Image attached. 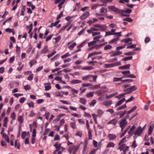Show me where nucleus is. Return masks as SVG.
<instances>
[{"label": "nucleus", "mask_w": 154, "mask_h": 154, "mask_svg": "<svg viewBox=\"0 0 154 154\" xmlns=\"http://www.w3.org/2000/svg\"><path fill=\"white\" fill-rule=\"evenodd\" d=\"M117 122L118 120L116 118H115L108 122L107 124L108 125L112 124L114 125H116Z\"/></svg>", "instance_id": "obj_10"}, {"label": "nucleus", "mask_w": 154, "mask_h": 154, "mask_svg": "<svg viewBox=\"0 0 154 154\" xmlns=\"http://www.w3.org/2000/svg\"><path fill=\"white\" fill-rule=\"evenodd\" d=\"M54 146L56 148V151H58L60 149L61 146V144H60L58 145V143L57 142L54 145Z\"/></svg>", "instance_id": "obj_21"}, {"label": "nucleus", "mask_w": 154, "mask_h": 154, "mask_svg": "<svg viewBox=\"0 0 154 154\" xmlns=\"http://www.w3.org/2000/svg\"><path fill=\"white\" fill-rule=\"evenodd\" d=\"M71 126L73 129H75L76 128V124L75 122H70V123Z\"/></svg>", "instance_id": "obj_52"}, {"label": "nucleus", "mask_w": 154, "mask_h": 154, "mask_svg": "<svg viewBox=\"0 0 154 154\" xmlns=\"http://www.w3.org/2000/svg\"><path fill=\"white\" fill-rule=\"evenodd\" d=\"M129 88L131 92L136 90L137 89V88L135 85L131 86Z\"/></svg>", "instance_id": "obj_30"}, {"label": "nucleus", "mask_w": 154, "mask_h": 154, "mask_svg": "<svg viewBox=\"0 0 154 154\" xmlns=\"http://www.w3.org/2000/svg\"><path fill=\"white\" fill-rule=\"evenodd\" d=\"M88 145V143L86 141H85V143L83 147L82 150V153H84L87 148V146Z\"/></svg>", "instance_id": "obj_31"}, {"label": "nucleus", "mask_w": 154, "mask_h": 154, "mask_svg": "<svg viewBox=\"0 0 154 154\" xmlns=\"http://www.w3.org/2000/svg\"><path fill=\"white\" fill-rule=\"evenodd\" d=\"M112 103V101L110 100L106 101L104 102L103 103V104L107 107L110 106Z\"/></svg>", "instance_id": "obj_16"}, {"label": "nucleus", "mask_w": 154, "mask_h": 154, "mask_svg": "<svg viewBox=\"0 0 154 154\" xmlns=\"http://www.w3.org/2000/svg\"><path fill=\"white\" fill-rule=\"evenodd\" d=\"M125 94H120L119 95L117 96H116V97L118 99H120L121 98L124 97H125Z\"/></svg>", "instance_id": "obj_49"}, {"label": "nucleus", "mask_w": 154, "mask_h": 154, "mask_svg": "<svg viewBox=\"0 0 154 154\" xmlns=\"http://www.w3.org/2000/svg\"><path fill=\"white\" fill-rule=\"evenodd\" d=\"M125 146V144H123V145H122L120 146H119L118 148V149H119L120 150V151H122V150H123L124 149V148H125V146Z\"/></svg>", "instance_id": "obj_41"}, {"label": "nucleus", "mask_w": 154, "mask_h": 154, "mask_svg": "<svg viewBox=\"0 0 154 154\" xmlns=\"http://www.w3.org/2000/svg\"><path fill=\"white\" fill-rule=\"evenodd\" d=\"M80 146V145L79 144L76 146H74L73 147V154H75L78 150Z\"/></svg>", "instance_id": "obj_17"}, {"label": "nucleus", "mask_w": 154, "mask_h": 154, "mask_svg": "<svg viewBox=\"0 0 154 154\" xmlns=\"http://www.w3.org/2000/svg\"><path fill=\"white\" fill-rule=\"evenodd\" d=\"M97 112L98 113V116H99V117H100L103 113V112L100 109L97 110Z\"/></svg>", "instance_id": "obj_35"}, {"label": "nucleus", "mask_w": 154, "mask_h": 154, "mask_svg": "<svg viewBox=\"0 0 154 154\" xmlns=\"http://www.w3.org/2000/svg\"><path fill=\"white\" fill-rule=\"evenodd\" d=\"M130 64H128L124 66H120L119 67V69H129L130 68Z\"/></svg>", "instance_id": "obj_13"}, {"label": "nucleus", "mask_w": 154, "mask_h": 154, "mask_svg": "<svg viewBox=\"0 0 154 154\" xmlns=\"http://www.w3.org/2000/svg\"><path fill=\"white\" fill-rule=\"evenodd\" d=\"M47 46H45L44 49H42L41 51V54H45L48 51Z\"/></svg>", "instance_id": "obj_23"}, {"label": "nucleus", "mask_w": 154, "mask_h": 154, "mask_svg": "<svg viewBox=\"0 0 154 154\" xmlns=\"http://www.w3.org/2000/svg\"><path fill=\"white\" fill-rule=\"evenodd\" d=\"M18 121L20 124H21L23 122V118L22 116H20L18 118Z\"/></svg>", "instance_id": "obj_32"}, {"label": "nucleus", "mask_w": 154, "mask_h": 154, "mask_svg": "<svg viewBox=\"0 0 154 154\" xmlns=\"http://www.w3.org/2000/svg\"><path fill=\"white\" fill-rule=\"evenodd\" d=\"M115 146V144L112 142H109L108 143L107 145V147L108 148L111 147H114Z\"/></svg>", "instance_id": "obj_34"}, {"label": "nucleus", "mask_w": 154, "mask_h": 154, "mask_svg": "<svg viewBox=\"0 0 154 154\" xmlns=\"http://www.w3.org/2000/svg\"><path fill=\"white\" fill-rule=\"evenodd\" d=\"M97 149H93L91 150L89 154H95Z\"/></svg>", "instance_id": "obj_64"}, {"label": "nucleus", "mask_w": 154, "mask_h": 154, "mask_svg": "<svg viewBox=\"0 0 154 154\" xmlns=\"http://www.w3.org/2000/svg\"><path fill=\"white\" fill-rule=\"evenodd\" d=\"M109 139L110 140H114L116 137V136L114 134H109L108 136Z\"/></svg>", "instance_id": "obj_9"}, {"label": "nucleus", "mask_w": 154, "mask_h": 154, "mask_svg": "<svg viewBox=\"0 0 154 154\" xmlns=\"http://www.w3.org/2000/svg\"><path fill=\"white\" fill-rule=\"evenodd\" d=\"M44 85H45V90L46 91H48L51 88L50 83H44Z\"/></svg>", "instance_id": "obj_14"}, {"label": "nucleus", "mask_w": 154, "mask_h": 154, "mask_svg": "<svg viewBox=\"0 0 154 154\" xmlns=\"http://www.w3.org/2000/svg\"><path fill=\"white\" fill-rule=\"evenodd\" d=\"M94 26L95 27L98 28L99 31H103L106 30L107 27L105 25H101L99 24H95L94 25Z\"/></svg>", "instance_id": "obj_3"}, {"label": "nucleus", "mask_w": 154, "mask_h": 154, "mask_svg": "<svg viewBox=\"0 0 154 154\" xmlns=\"http://www.w3.org/2000/svg\"><path fill=\"white\" fill-rule=\"evenodd\" d=\"M2 137L8 143L9 142V140L8 137L7 135L5 133H3Z\"/></svg>", "instance_id": "obj_24"}, {"label": "nucleus", "mask_w": 154, "mask_h": 154, "mask_svg": "<svg viewBox=\"0 0 154 154\" xmlns=\"http://www.w3.org/2000/svg\"><path fill=\"white\" fill-rule=\"evenodd\" d=\"M82 82V81L78 79L73 80L71 81V83L73 84H76Z\"/></svg>", "instance_id": "obj_29"}, {"label": "nucleus", "mask_w": 154, "mask_h": 154, "mask_svg": "<svg viewBox=\"0 0 154 154\" xmlns=\"http://www.w3.org/2000/svg\"><path fill=\"white\" fill-rule=\"evenodd\" d=\"M94 67L91 66H86L83 67L82 68V70H90L93 69Z\"/></svg>", "instance_id": "obj_28"}, {"label": "nucleus", "mask_w": 154, "mask_h": 154, "mask_svg": "<svg viewBox=\"0 0 154 154\" xmlns=\"http://www.w3.org/2000/svg\"><path fill=\"white\" fill-rule=\"evenodd\" d=\"M27 104L29 106L30 108H33L34 107V103L32 102H30V103H27Z\"/></svg>", "instance_id": "obj_56"}, {"label": "nucleus", "mask_w": 154, "mask_h": 154, "mask_svg": "<svg viewBox=\"0 0 154 154\" xmlns=\"http://www.w3.org/2000/svg\"><path fill=\"white\" fill-rule=\"evenodd\" d=\"M129 90V88L124 90V91L125 92V94H128L131 93V92Z\"/></svg>", "instance_id": "obj_57"}, {"label": "nucleus", "mask_w": 154, "mask_h": 154, "mask_svg": "<svg viewBox=\"0 0 154 154\" xmlns=\"http://www.w3.org/2000/svg\"><path fill=\"white\" fill-rule=\"evenodd\" d=\"M126 138L125 137L121 140V141L119 143V145H121L123 143H125L126 142Z\"/></svg>", "instance_id": "obj_45"}, {"label": "nucleus", "mask_w": 154, "mask_h": 154, "mask_svg": "<svg viewBox=\"0 0 154 154\" xmlns=\"http://www.w3.org/2000/svg\"><path fill=\"white\" fill-rule=\"evenodd\" d=\"M36 63L37 61L36 60H32L29 62V64H30V67H31L33 65Z\"/></svg>", "instance_id": "obj_37"}, {"label": "nucleus", "mask_w": 154, "mask_h": 154, "mask_svg": "<svg viewBox=\"0 0 154 154\" xmlns=\"http://www.w3.org/2000/svg\"><path fill=\"white\" fill-rule=\"evenodd\" d=\"M137 146V144L136 143V141L135 140H134L133 143L131 145V147L133 148H135Z\"/></svg>", "instance_id": "obj_60"}, {"label": "nucleus", "mask_w": 154, "mask_h": 154, "mask_svg": "<svg viewBox=\"0 0 154 154\" xmlns=\"http://www.w3.org/2000/svg\"><path fill=\"white\" fill-rule=\"evenodd\" d=\"M90 13L89 12L86 11L80 17V18L81 20H83L88 17Z\"/></svg>", "instance_id": "obj_7"}, {"label": "nucleus", "mask_w": 154, "mask_h": 154, "mask_svg": "<svg viewBox=\"0 0 154 154\" xmlns=\"http://www.w3.org/2000/svg\"><path fill=\"white\" fill-rule=\"evenodd\" d=\"M136 127L134 125H133L131 128L128 133L130 136H132L133 134V131L135 128Z\"/></svg>", "instance_id": "obj_15"}, {"label": "nucleus", "mask_w": 154, "mask_h": 154, "mask_svg": "<svg viewBox=\"0 0 154 154\" xmlns=\"http://www.w3.org/2000/svg\"><path fill=\"white\" fill-rule=\"evenodd\" d=\"M76 44L75 42H74L69 47V49L70 50H72L73 48H74V47L76 46Z\"/></svg>", "instance_id": "obj_44"}, {"label": "nucleus", "mask_w": 154, "mask_h": 154, "mask_svg": "<svg viewBox=\"0 0 154 154\" xmlns=\"http://www.w3.org/2000/svg\"><path fill=\"white\" fill-rule=\"evenodd\" d=\"M112 48V46L110 45H107L104 47V50H107L110 49Z\"/></svg>", "instance_id": "obj_38"}, {"label": "nucleus", "mask_w": 154, "mask_h": 154, "mask_svg": "<svg viewBox=\"0 0 154 154\" xmlns=\"http://www.w3.org/2000/svg\"><path fill=\"white\" fill-rule=\"evenodd\" d=\"M124 21H126L128 22H131L133 20L130 18H126L123 19Z\"/></svg>", "instance_id": "obj_55"}, {"label": "nucleus", "mask_w": 154, "mask_h": 154, "mask_svg": "<svg viewBox=\"0 0 154 154\" xmlns=\"http://www.w3.org/2000/svg\"><path fill=\"white\" fill-rule=\"evenodd\" d=\"M70 56V54H69V53H66L65 54L62 55L61 56V58L62 59L64 58L67 57H69Z\"/></svg>", "instance_id": "obj_58"}, {"label": "nucleus", "mask_w": 154, "mask_h": 154, "mask_svg": "<svg viewBox=\"0 0 154 154\" xmlns=\"http://www.w3.org/2000/svg\"><path fill=\"white\" fill-rule=\"evenodd\" d=\"M122 54V51H118L112 54L111 55L110 57H113L117 55H119Z\"/></svg>", "instance_id": "obj_22"}, {"label": "nucleus", "mask_w": 154, "mask_h": 154, "mask_svg": "<svg viewBox=\"0 0 154 154\" xmlns=\"http://www.w3.org/2000/svg\"><path fill=\"white\" fill-rule=\"evenodd\" d=\"M96 101L95 100H93L91 103H90L89 105L91 106H93L96 103Z\"/></svg>", "instance_id": "obj_39"}, {"label": "nucleus", "mask_w": 154, "mask_h": 154, "mask_svg": "<svg viewBox=\"0 0 154 154\" xmlns=\"http://www.w3.org/2000/svg\"><path fill=\"white\" fill-rule=\"evenodd\" d=\"M26 135V131L23 132L21 135V137L22 139H24Z\"/></svg>", "instance_id": "obj_53"}, {"label": "nucleus", "mask_w": 154, "mask_h": 154, "mask_svg": "<svg viewBox=\"0 0 154 154\" xmlns=\"http://www.w3.org/2000/svg\"><path fill=\"white\" fill-rule=\"evenodd\" d=\"M143 132V131L142 130L141 127L140 126L137 128L136 131L134 133V134L135 135L139 136L141 135Z\"/></svg>", "instance_id": "obj_5"}, {"label": "nucleus", "mask_w": 154, "mask_h": 154, "mask_svg": "<svg viewBox=\"0 0 154 154\" xmlns=\"http://www.w3.org/2000/svg\"><path fill=\"white\" fill-rule=\"evenodd\" d=\"M50 114V113L49 112H45V114L44 116L45 117V118L47 120L48 119V118Z\"/></svg>", "instance_id": "obj_48"}, {"label": "nucleus", "mask_w": 154, "mask_h": 154, "mask_svg": "<svg viewBox=\"0 0 154 154\" xmlns=\"http://www.w3.org/2000/svg\"><path fill=\"white\" fill-rule=\"evenodd\" d=\"M100 11L101 14L105 13L107 12V10L106 8L103 7L100 8Z\"/></svg>", "instance_id": "obj_19"}, {"label": "nucleus", "mask_w": 154, "mask_h": 154, "mask_svg": "<svg viewBox=\"0 0 154 154\" xmlns=\"http://www.w3.org/2000/svg\"><path fill=\"white\" fill-rule=\"evenodd\" d=\"M136 76L133 74H131L127 75L125 77L130 78H135Z\"/></svg>", "instance_id": "obj_61"}, {"label": "nucleus", "mask_w": 154, "mask_h": 154, "mask_svg": "<svg viewBox=\"0 0 154 154\" xmlns=\"http://www.w3.org/2000/svg\"><path fill=\"white\" fill-rule=\"evenodd\" d=\"M154 128V123L152 124L149 126V128L148 131V135H150L151 134Z\"/></svg>", "instance_id": "obj_12"}, {"label": "nucleus", "mask_w": 154, "mask_h": 154, "mask_svg": "<svg viewBox=\"0 0 154 154\" xmlns=\"http://www.w3.org/2000/svg\"><path fill=\"white\" fill-rule=\"evenodd\" d=\"M96 41H95L94 40L89 42L88 43V47H90L91 46L93 45L96 43Z\"/></svg>", "instance_id": "obj_47"}, {"label": "nucleus", "mask_w": 154, "mask_h": 154, "mask_svg": "<svg viewBox=\"0 0 154 154\" xmlns=\"http://www.w3.org/2000/svg\"><path fill=\"white\" fill-rule=\"evenodd\" d=\"M82 133L80 131H78L75 134L76 136H78L80 137H81L82 136Z\"/></svg>", "instance_id": "obj_63"}, {"label": "nucleus", "mask_w": 154, "mask_h": 154, "mask_svg": "<svg viewBox=\"0 0 154 154\" xmlns=\"http://www.w3.org/2000/svg\"><path fill=\"white\" fill-rule=\"evenodd\" d=\"M121 32H118L112 33L110 31L107 32H106V34L105 35V37L106 36L108 35H116V36H122L121 34Z\"/></svg>", "instance_id": "obj_6"}, {"label": "nucleus", "mask_w": 154, "mask_h": 154, "mask_svg": "<svg viewBox=\"0 0 154 154\" xmlns=\"http://www.w3.org/2000/svg\"><path fill=\"white\" fill-rule=\"evenodd\" d=\"M132 56H130V57H125V58H123L122 59V60L124 61H127L129 60H130L132 59Z\"/></svg>", "instance_id": "obj_43"}, {"label": "nucleus", "mask_w": 154, "mask_h": 154, "mask_svg": "<svg viewBox=\"0 0 154 154\" xmlns=\"http://www.w3.org/2000/svg\"><path fill=\"white\" fill-rule=\"evenodd\" d=\"M11 117L13 120H14L16 118V115L14 112H13L11 114Z\"/></svg>", "instance_id": "obj_51"}, {"label": "nucleus", "mask_w": 154, "mask_h": 154, "mask_svg": "<svg viewBox=\"0 0 154 154\" xmlns=\"http://www.w3.org/2000/svg\"><path fill=\"white\" fill-rule=\"evenodd\" d=\"M100 2L102 3V4H99L100 6H106V0H101Z\"/></svg>", "instance_id": "obj_27"}, {"label": "nucleus", "mask_w": 154, "mask_h": 154, "mask_svg": "<svg viewBox=\"0 0 154 154\" xmlns=\"http://www.w3.org/2000/svg\"><path fill=\"white\" fill-rule=\"evenodd\" d=\"M126 107V104L122 106H121L120 107H119L117 109V110H120L122 109H124V108H125Z\"/></svg>", "instance_id": "obj_40"}, {"label": "nucleus", "mask_w": 154, "mask_h": 154, "mask_svg": "<svg viewBox=\"0 0 154 154\" xmlns=\"http://www.w3.org/2000/svg\"><path fill=\"white\" fill-rule=\"evenodd\" d=\"M68 26V25L63 26L60 29V32H61L64 30Z\"/></svg>", "instance_id": "obj_59"}, {"label": "nucleus", "mask_w": 154, "mask_h": 154, "mask_svg": "<svg viewBox=\"0 0 154 154\" xmlns=\"http://www.w3.org/2000/svg\"><path fill=\"white\" fill-rule=\"evenodd\" d=\"M86 101V99L84 98H80L79 100V101L83 104H85Z\"/></svg>", "instance_id": "obj_26"}, {"label": "nucleus", "mask_w": 154, "mask_h": 154, "mask_svg": "<svg viewBox=\"0 0 154 154\" xmlns=\"http://www.w3.org/2000/svg\"><path fill=\"white\" fill-rule=\"evenodd\" d=\"M33 77V75L32 74H30L27 77V79L29 81H31Z\"/></svg>", "instance_id": "obj_62"}, {"label": "nucleus", "mask_w": 154, "mask_h": 154, "mask_svg": "<svg viewBox=\"0 0 154 154\" xmlns=\"http://www.w3.org/2000/svg\"><path fill=\"white\" fill-rule=\"evenodd\" d=\"M84 45H85L82 43H81L80 45H78L77 47V48L78 49V50H76V51H75L73 53V54L75 53L76 52H78L79 51H81V49H80V48H81L83 47V46H84Z\"/></svg>", "instance_id": "obj_20"}, {"label": "nucleus", "mask_w": 154, "mask_h": 154, "mask_svg": "<svg viewBox=\"0 0 154 154\" xmlns=\"http://www.w3.org/2000/svg\"><path fill=\"white\" fill-rule=\"evenodd\" d=\"M132 39L131 38H126L124 39H123L122 41V42H124L125 43H128L129 44H132V43L131 42H130V43H129V42H131L132 41Z\"/></svg>", "instance_id": "obj_11"}, {"label": "nucleus", "mask_w": 154, "mask_h": 154, "mask_svg": "<svg viewBox=\"0 0 154 154\" xmlns=\"http://www.w3.org/2000/svg\"><path fill=\"white\" fill-rule=\"evenodd\" d=\"M25 11V6H23L21 11L20 15L23 16L24 15V12Z\"/></svg>", "instance_id": "obj_36"}, {"label": "nucleus", "mask_w": 154, "mask_h": 154, "mask_svg": "<svg viewBox=\"0 0 154 154\" xmlns=\"http://www.w3.org/2000/svg\"><path fill=\"white\" fill-rule=\"evenodd\" d=\"M132 12V10L131 9H127L125 10H120V14L124 16H127L129 15H126L124 13H126L127 14H130Z\"/></svg>", "instance_id": "obj_4"}, {"label": "nucleus", "mask_w": 154, "mask_h": 154, "mask_svg": "<svg viewBox=\"0 0 154 154\" xmlns=\"http://www.w3.org/2000/svg\"><path fill=\"white\" fill-rule=\"evenodd\" d=\"M102 35H98L97 36H96L94 38L93 40L95 41H96V43H97V42H98V41L100 42L99 39L100 38H102Z\"/></svg>", "instance_id": "obj_25"}, {"label": "nucleus", "mask_w": 154, "mask_h": 154, "mask_svg": "<svg viewBox=\"0 0 154 154\" xmlns=\"http://www.w3.org/2000/svg\"><path fill=\"white\" fill-rule=\"evenodd\" d=\"M125 100V98L119 101L118 103L115 105V107H116L117 106L121 104Z\"/></svg>", "instance_id": "obj_18"}, {"label": "nucleus", "mask_w": 154, "mask_h": 154, "mask_svg": "<svg viewBox=\"0 0 154 154\" xmlns=\"http://www.w3.org/2000/svg\"><path fill=\"white\" fill-rule=\"evenodd\" d=\"M104 67L106 68H109L113 67L112 63L106 64L104 65Z\"/></svg>", "instance_id": "obj_33"}, {"label": "nucleus", "mask_w": 154, "mask_h": 154, "mask_svg": "<svg viewBox=\"0 0 154 154\" xmlns=\"http://www.w3.org/2000/svg\"><path fill=\"white\" fill-rule=\"evenodd\" d=\"M117 36V37L111 40L109 42V44H112L113 43H115V44H116V42L119 40V37L121 36Z\"/></svg>", "instance_id": "obj_8"}, {"label": "nucleus", "mask_w": 154, "mask_h": 154, "mask_svg": "<svg viewBox=\"0 0 154 154\" xmlns=\"http://www.w3.org/2000/svg\"><path fill=\"white\" fill-rule=\"evenodd\" d=\"M94 93L93 92H90L88 93L86 95V96L87 97H92L94 95Z\"/></svg>", "instance_id": "obj_46"}, {"label": "nucleus", "mask_w": 154, "mask_h": 154, "mask_svg": "<svg viewBox=\"0 0 154 154\" xmlns=\"http://www.w3.org/2000/svg\"><path fill=\"white\" fill-rule=\"evenodd\" d=\"M60 101L63 104H71L70 103H69L68 101L66 100H60Z\"/></svg>", "instance_id": "obj_50"}, {"label": "nucleus", "mask_w": 154, "mask_h": 154, "mask_svg": "<svg viewBox=\"0 0 154 154\" xmlns=\"http://www.w3.org/2000/svg\"><path fill=\"white\" fill-rule=\"evenodd\" d=\"M91 75H88L82 78L83 80L84 81L88 79H90L91 78Z\"/></svg>", "instance_id": "obj_42"}, {"label": "nucleus", "mask_w": 154, "mask_h": 154, "mask_svg": "<svg viewBox=\"0 0 154 154\" xmlns=\"http://www.w3.org/2000/svg\"><path fill=\"white\" fill-rule=\"evenodd\" d=\"M108 9L109 10L113 11L116 13L120 14V9L114 6L111 5L108 7Z\"/></svg>", "instance_id": "obj_2"}, {"label": "nucleus", "mask_w": 154, "mask_h": 154, "mask_svg": "<svg viewBox=\"0 0 154 154\" xmlns=\"http://www.w3.org/2000/svg\"><path fill=\"white\" fill-rule=\"evenodd\" d=\"M113 67L116 66H119L121 65V62H118L112 63Z\"/></svg>", "instance_id": "obj_54"}, {"label": "nucleus", "mask_w": 154, "mask_h": 154, "mask_svg": "<svg viewBox=\"0 0 154 154\" xmlns=\"http://www.w3.org/2000/svg\"><path fill=\"white\" fill-rule=\"evenodd\" d=\"M119 126L121 128V131H122L127 124V122L125 119H122L119 121Z\"/></svg>", "instance_id": "obj_1"}]
</instances>
